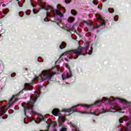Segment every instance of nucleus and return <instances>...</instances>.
<instances>
[{
    "label": "nucleus",
    "instance_id": "nucleus-35",
    "mask_svg": "<svg viewBox=\"0 0 131 131\" xmlns=\"http://www.w3.org/2000/svg\"><path fill=\"white\" fill-rule=\"evenodd\" d=\"M21 2H22V5L25 3V0H21Z\"/></svg>",
    "mask_w": 131,
    "mask_h": 131
},
{
    "label": "nucleus",
    "instance_id": "nucleus-11",
    "mask_svg": "<svg viewBox=\"0 0 131 131\" xmlns=\"http://www.w3.org/2000/svg\"><path fill=\"white\" fill-rule=\"evenodd\" d=\"M74 21H75V18H74L73 17H69L68 18V21L69 23H73V22H74Z\"/></svg>",
    "mask_w": 131,
    "mask_h": 131
},
{
    "label": "nucleus",
    "instance_id": "nucleus-22",
    "mask_svg": "<svg viewBox=\"0 0 131 131\" xmlns=\"http://www.w3.org/2000/svg\"><path fill=\"white\" fill-rule=\"evenodd\" d=\"M108 11L110 13H114V9L112 8L108 9Z\"/></svg>",
    "mask_w": 131,
    "mask_h": 131
},
{
    "label": "nucleus",
    "instance_id": "nucleus-29",
    "mask_svg": "<svg viewBox=\"0 0 131 131\" xmlns=\"http://www.w3.org/2000/svg\"><path fill=\"white\" fill-rule=\"evenodd\" d=\"M83 23H85V24H87V25H89V26H90V25H91V24H90L89 23V22H88V21H86L84 20V21H83Z\"/></svg>",
    "mask_w": 131,
    "mask_h": 131
},
{
    "label": "nucleus",
    "instance_id": "nucleus-7",
    "mask_svg": "<svg viewBox=\"0 0 131 131\" xmlns=\"http://www.w3.org/2000/svg\"><path fill=\"white\" fill-rule=\"evenodd\" d=\"M80 104H78V105L72 106L70 108L64 109L62 110V111L63 112H69V113H70V114H71V113H73V112H77V111H75H75L73 109H74V108H75L76 107H78V106H80Z\"/></svg>",
    "mask_w": 131,
    "mask_h": 131
},
{
    "label": "nucleus",
    "instance_id": "nucleus-36",
    "mask_svg": "<svg viewBox=\"0 0 131 131\" xmlns=\"http://www.w3.org/2000/svg\"><path fill=\"white\" fill-rule=\"evenodd\" d=\"M16 2H18V5H19V6H20V2H19V0H16Z\"/></svg>",
    "mask_w": 131,
    "mask_h": 131
},
{
    "label": "nucleus",
    "instance_id": "nucleus-19",
    "mask_svg": "<svg viewBox=\"0 0 131 131\" xmlns=\"http://www.w3.org/2000/svg\"><path fill=\"white\" fill-rule=\"evenodd\" d=\"M120 103H125V104H126V103H127V101H126V100L121 99H120Z\"/></svg>",
    "mask_w": 131,
    "mask_h": 131
},
{
    "label": "nucleus",
    "instance_id": "nucleus-1",
    "mask_svg": "<svg viewBox=\"0 0 131 131\" xmlns=\"http://www.w3.org/2000/svg\"><path fill=\"white\" fill-rule=\"evenodd\" d=\"M25 88H24L23 90H22L19 93L15 95H13L12 98L9 99L8 105L9 107H11L12 105L14 103H16V102H18V99L16 98V97H19V95L20 94H23V91H32V90H33V88L32 86L30 85V84L26 83L25 84Z\"/></svg>",
    "mask_w": 131,
    "mask_h": 131
},
{
    "label": "nucleus",
    "instance_id": "nucleus-13",
    "mask_svg": "<svg viewBox=\"0 0 131 131\" xmlns=\"http://www.w3.org/2000/svg\"><path fill=\"white\" fill-rule=\"evenodd\" d=\"M9 12H10V10H9V8H6L3 11V14H4V15H7V14L9 13Z\"/></svg>",
    "mask_w": 131,
    "mask_h": 131
},
{
    "label": "nucleus",
    "instance_id": "nucleus-48",
    "mask_svg": "<svg viewBox=\"0 0 131 131\" xmlns=\"http://www.w3.org/2000/svg\"><path fill=\"white\" fill-rule=\"evenodd\" d=\"M31 1H32V0H31Z\"/></svg>",
    "mask_w": 131,
    "mask_h": 131
},
{
    "label": "nucleus",
    "instance_id": "nucleus-20",
    "mask_svg": "<svg viewBox=\"0 0 131 131\" xmlns=\"http://www.w3.org/2000/svg\"><path fill=\"white\" fill-rule=\"evenodd\" d=\"M93 50H94L93 48V47H91V50L89 51V55H91L92 54V53H93Z\"/></svg>",
    "mask_w": 131,
    "mask_h": 131
},
{
    "label": "nucleus",
    "instance_id": "nucleus-34",
    "mask_svg": "<svg viewBox=\"0 0 131 131\" xmlns=\"http://www.w3.org/2000/svg\"><path fill=\"white\" fill-rule=\"evenodd\" d=\"M8 117V115H6L5 117H2L3 119H6Z\"/></svg>",
    "mask_w": 131,
    "mask_h": 131
},
{
    "label": "nucleus",
    "instance_id": "nucleus-2",
    "mask_svg": "<svg viewBox=\"0 0 131 131\" xmlns=\"http://www.w3.org/2000/svg\"><path fill=\"white\" fill-rule=\"evenodd\" d=\"M55 74H56L55 72L49 73L48 71H43L41 73V75H39L38 76H35V78L36 80H37L38 82H41L42 81H45V79H51Z\"/></svg>",
    "mask_w": 131,
    "mask_h": 131
},
{
    "label": "nucleus",
    "instance_id": "nucleus-24",
    "mask_svg": "<svg viewBox=\"0 0 131 131\" xmlns=\"http://www.w3.org/2000/svg\"><path fill=\"white\" fill-rule=\"evenodd\" d=\"M71 77V75L69 74V73H67V78H70Z\"/></svg>",
    "mask_w": 131,
    "mask_h": 131
},
{
    "label": "nucleus",
    "instance_id": "nucleus-3",
    "mask_svg": "<svg viewBox=\"0 0 131 131\" xmlns=\"http://www.w3.org/2000/svg\"><path fill=\"white\" fill-rule=\"evenodd\" d=\"M37 100V95H35V96H31L30 97V101L27 103V106H24V112L25 114H26V111L28 110H31L32 113H35L34 111V103L36 102Z\"/></svg>",
    "mask_w": 131,
    "mask_h": 131
},
{
    "label": "nucleus",
    "instance_id": "nucleus-42",
    "mask_svg": "<svg viewBox=\"0 0 131 131\" xmlns=\"http://www.w3.org/2000/svg\"><path fill=\"white\" fill-rule=\"evenodd\" d=\"M54 131H57V129H54Z\"/></svg>",
    "mask_w": 131,
    "mask_h": 131
},
{
    "label": "nucleus",
    "instance_id": "nucleus-23",
    "mask_svg": "<svg viewBox=\"0 0 131 131\" xmlns=\"http://www.w3.org/2000/svg\"><path fill=\"white\" fill-rule=\"evenodd\" d=\"M60 131H67V128H66V127H62L60 129Z\"/></svg>",
    "mask_w": 131,
    "mask_h": 131
},
{
    "label": "nucleus",
    "instance_id": "nucleus-8",
    "mask_svg": "<svg viewBox=\"0 0 131 131\" xmlns=\"http://www.w3.org/2000/svg\"><path fill=\"white\" fill-rule=\"evenodd\" d=\"M53 12L54 18H56V17H57V16H60V17H61V18H62V17H64V15L63 14V13H62V12H61V11H60L58 10L53 9Z\"/></svg>",
    "mask_w": 131,
    "mask_h": 131
},
{
    "label": "nucleus",
    "instance_id": "nucleus-39",
    "mask_svg": "<svg viewBox=\"0 0 131 131\" xmlns=\"http://www.w3.org/2000/svg\"><path fill=\"white\" fill-rule=\"evenodd\" d=\"M64 60H65V61H68V59H67L66 58H64Z\"/></svg>",
    "mask_w": 131,
    "mask_h": 131
},
{
    "label": "nucleus",
    "instance_id": "nucleus-45",
    "mask_svg": "<svg viewBox=\"0 0 131 131\" xmlns=\"http://www.w3.org/2000/svg\"><path fill=\"white\" fill-rule=\"evenodd\" d=\"M67 84H68V82H67Z\"/></svg>",
    "mask_w": 131,
    "mask_h": 131
},
{
    "label": "nucleus",
    "instance_id": "nucleus-50",
    "mask_svg": "<svg viewBox=\"0 0 131 131\" xmlns=\"http://www.w3.org/2000/svg\"><path fill=\"white\" fill-rule=\"evenodd\" d=\"M116 99H118V98H116Z\"/></svg>",
    "mask_w": 131,
    "mask_h": 131
},
{
    "label": "nucleus",
    "instance_id": "nucleus-17",
    "mask_svg": "<svg viewBox=\"0 0 131 131\" xmlns=\"http://www.w3.org/2000/svg\"><path fill=\"white\" fill-rule=\"evenodd\" d=\"M96 18L97 19V20H102V16H101L100 14H96Z\"/></svg>",
    "mask_w": 131,
    "mask_h": 131
},
{
    "label": "nucleus",
    "instance_id": "nucleus-41",
    "mask_svg": "<svg viewBox=\"0 0 131 131\" xmlns=\"http://www.w3.org/2000/svg\"><path fill=\"white\" fill-rule=\"evenodd\" d=\"M3 7H6V5H3Z\"/></svg>",
    "mask_w": 131,
    "mask_h": 131
},
{
    "label": "nucleus",
    "instance_id": "nucleus-44",
    "mask_svg": "<svg viewBox=\"0 0 131 131\" xmlns=\"http://www.w3.org/2000/svg\"><path fill=\"white\" fill-rule=\"evenodd\" d=\"M65 79L64 78H63V80H64Z\"/></svg>",
    "mask_w": 131,
    "mask_h": 131
},
{
    "label": "nucleus",
    "instance_id": "nucleus-4",
    "mask_svg": "<svg viewBox=\"0 0 131 131\" xmlns=\"http://www.w3.org/2000/svg\"><path fill=\"white\" fill-rule=\"evenodd\" d=\"M52 113L54 116H58V126L60 127L63 125V123L65 122V117L63 116L60 111L57 108L54 109Z\"/></svg>",
    "mask_w": 131,
    "mask_h": 131
},
{
    "label": "nucleus",
    "instance_id": "nucleus-25",
    "mask_svg": "<svg viewBox=\"0 0 131 131\" xmlns=\"http://www.w3.org/2000/svg\"><path fill=\"white\" fill-rule=\"evenodd\" d=\"M66 4H70L71 3V0H65Z\"/></svg>",
    "mask_w": 131,
    "mask_h": 131
},
{
    "label": "nucleus",
    "instance_id": "nucleus-16",
    "mask_svg": "<svg viewBox=\"0 0 131 131\" xmlns=\"http://www.w3.org/2000/svg\"><path fill=\"white\" fill-rule=\"evenodd\" d=\"M96 18L97 19V20H102V16H101L100 14H96Z\"/></svg>",
    "mask_w": 131,
    "mask_h": 131
},
{
    "label": "nucleus",
    "instance_id": "nucleus-28",
    "mask_svg": "<svg viewBox=\"0 0 131 131\" xmlns=\"http://www.w3.org/2000/svg\"><path fill=\"white\" fill-rule=\"evenodd\" d=\"M89 49H90V44H88L87 46L86 47V51H89Z\"/></svg>",
    "mask_w": 131,
    "mask_h": 131
},
{
    "label": "nucleus",
    "instance_id": "nucleus-15",
    "mask_svg": "<svg viewBox=\"0 0 131 131\" xmlns=\"http://www.w3.org/2000/svg\"><path fill=\"white\" fill-rule=\"evenodd\" d=\"M7 112V110H4V111L3 112V110L2 108H0V116H3L5 113Z\"/></svg>",
    "mask_w": 131,
    "mask_h": 131
},
{
    "label": "nucleus",
    "instance_id": "nucleus-43",
    "mask_svg": "<svg viewBox=\"0 0 131 131\" xmlns=\"http://www.w3.org/2000/svg\"><path fill=\"white\" fill-rule=\"evenodd\" d=\"M47 16H49V14H47Z\"/></svg>",
    "mask_w": 131,
    "mask_h": 131
},
{
    "label": "nucleus",
    "instance_id": "nucleus-33",
    "mask_svg": "<svg viewBox=\"0 0 131 131\" xmlns=\"http://www.w3.org/2000/svg\"><path fill=\"white\" fill-rule=\"evenodd\" d=\"M95 112L96 113H99V112H100V110H99L98 109H97L95 111Z\"/></svg>",
    "mask_w": 131,
    "mask_h": 131
},
{
    "label": "nucleus",
    "instance_id": "nucleus-12",
    "mask_svg": "<svg viewBox=\"0 0 131 131\" xmlns=\"http://www.w3.org/2000/svg\"><path fill=\"white\" fill-rule=\"evenodd\" d=\"M66 46H67L66 42H62L61 43V45H60L59 48H60L61 50H63V49H65V48H66Z\"/></svg>",
    "mask_w": 131,
    "mask_h": 131
},
{
    "label": "nucleus",
    "instance_id": "nucleus-37",
    "mask_svg": "<svg viewBox=\"0 0 131 131\" xmlns=\"http://www.w3.org/2000/svg\"><path fill=\"white\" fill-rule=\"evenodd\" d=\"M63 56H66V55H67V53L64 52L63 54Z\"/></svg>",
    "mask_w": 131,
    "mask_h": 131
},
{
    "label": "nucleus",
    "instance_id": "nucleus-5",
    "mask_svg": "<svg viewBox=\"0 0 131 131\" xmlns=\"http://www.w3.org/2000/svg\"><path fill=\"white\" fill-rule=\"evenodd\" d=\"M106 101H109V102H110V99H108V98L103 97L102 100H99L96 101L95 102V103H94L93 105H96V106H102V104H103V103H104V102H106ZM92 105H88V104L84 105V106L86 108H91V106Z\"/></svg>",
    "mask_w": 131,
    "mask_h": 131
},
{
    "label": "nucleus",
    "instance_id": "nucleus-10",
    "mask_svg": "<svg viewBox=\"0 0 131 131\" xmlns=\"http://www.w3.org/2000/svg\"><path fill=\"white\" fill-rule=\"evenodd\" d=\"M79 113H83V114H91V115H95L96 116H98L99 115V114H97L96 113L95 111H94V112H80V111H79Z\"/></svg>",
    "mask_w": 131,
    "mask_h": 131
},
{
    "label": "nucleus",
    "instance_id": "nucleus-21",
    "mask_svg": "<svg viewBox=\"0 0 131 131\" xmlns=\"http://www.w3.org/2000/svg\"><path fill=\"white\" fill-rule=\"evenodd\" d=\"M40 121H46V119L43 116H41V118L40 119Z\"/></svg>",
    "mask_w": 131,
    "mask_h": 131
},
{
    "label": "nucleus",
    "instance_id": "nucleus-30",
    "mask_svg": "<svg viewBox=\"0 0 131 131\" xmlns=\"http://www.w3.org/2000/svg\"><path fill=\"white\" fill-rule=\"evenodd\" d=\"M14 109H15V110H18L19 109V106L18 105H16L14 107Z\"/></svg>",
    "mask_w": 131,
    "mask_h": 131
},
{
    "label": "nucleus",
    "instance_id": "nucleus-6",
    "mask_svg": "<svg viewBox=\"0 0 131 131\" xmlns=\"http://www.w3.org/2000/svg\"><path fill=\"white\" fill-rule=\"evenodd\" d=\"M69 54H71V55L75 54V55H76L77 56L76 58H77L80 55H82V47L79 46L77 49L70 51ZM76 58H75V59H76Z\"/></svg>",
    "mask_w": 131,
    "mask_h": 131
},
{
    "label": "nucleus",
    "instance_id": "nucleus-40",
    "mask_svg": "<svg viewBox=\"0 0 131 131\" xmlns=\"http://www.w3.org/2000/svg\"><path fill=\"white\" fill-rule=\"evenodd\" d=\"M31 5L32 6V7H34V5L32 3H31Z\"/></svg>",
    "mask_w": 131,
    "mask_h": 131
},
{
    "label": "nucleus",
    "instance_id": "nucleus-14",
    "mask_svg": "<svg viewBox=\"0 0 131 131\" xmlns=\"http://www.w3.org/2000/svg\"><path fill=\"white\" fill-rule=\"evenodd\" d=\"M71 13L72 15H73V16H76L77 15V11L74 9L72 10Z\"/></svg>",
    "mask_w": 131,
    "mask_h": 131
},
{
    "label": "nucleus",
    "instance_id": "nucleus-49",
    "mask_svg": "<svg viewBox=\"0 0 131 131\" xmlns=\"http://www.w3.org/2000/svg\"><path fill=\"white\" fill-rule=\"evenodd\" d=\"M0 37H1V35H0Z\"/></svg>",
    "mask_w": 131,
    "mask_h": 131
},
{
    "label": "nucleus",
    "instance_id": "nucleus-18",
    "mask_svg": "<svg viewBox=\"0 0 131 131\" xmlns=\"http://www.w3.org/2000/svg\"><path fill=\"white\" fill-rule=\"evenodd\" d=\"M123 120H124V121H127V120L124 119V118H121L119 119V121L120 123H122V122H123Z\"/></svg>",
    "mask_w": 131,
    "mask_h": 131
},
{
    "label": "nucleus",
    "instance_id": "nucleus-9",
    "mask_svg": "<svg viewBox=\"0 0 131 131\" xmlns=\"http://www.w3.org/2000/svg\"><path fill=\"white\" fill-rule=\"evenodd\" d=\"M69 124L70 126H72V127H73L72 129V131H79L78 128L77 127V126H76V125L73 124L71 122L69 123Z\"/></svg>",
    "mask_w": 131,
    "mask_h": 131
},
{
    "label": "nucleus",
    "instance_id": "nucleus-46",
    "mask_svg": "<svg viewBox=\"0 0 131 131\" xmlns=\"http://www.w3.org/2000/svg\"><path fill=\"white\" fill-rule=\"evenodd\" d=\"M103 24H105V23H103Z\"/></svg>",
    "mask_w": 131,
    "mask_h": 131
},
{
    "label": "nucleus",
    "instance_id": "nucleus-38",
    "mask_svg": "<svg viewBox=\"0 0 131 131\" xmlns=\"http://www.w3.org/2000/svg\"><path fill=\"white\" fill-rule=\"evenodd\" d=\"M12 75H13V76H15L16 75V73H13L12 74Z\"/></svg>",
    "mask_w": 131,
    "mask_h": 131
},
{
    "label": "nucleus",
    "instance_id": "nucleus-47",
    "mask_svg": "<svg viewBox=\"0 0 131 131\" xmlns=\"http://www.w3.org/2000/svg\"><path fill=\"white\" fill-rule=\"evenodd\" d=\"M93 29H95V28H93Z\"/></svg>",
    "mask_w": 131,
    "mask_h": 131
},
{
    "label": "nucleus",
    "instance_id": "nucleus-32",
    "mask_svg": "<svg viewBox=\"0 0 131 131\" xmlns=\"http://www.w3.org/2000/svg\"><path fill=\"white\" fill-rule=\"evenodd\" d=\"M44 21L45 22H48V21H49V20L48 19V17H46L45 19H44Z\"/></svg>",
    "mask_w": 131,
    "mask_h": 131
},
{
    "label": "nucleus",
    "instance_id": "nucleus-27",
    "mask_svg": "<svg viewBox=\"0 0 131 131\" xmlns=\"http://www.w3.org/2000/svg\"><path fill=\"white\" fill-rule=\"evenodd\" d=\"M65 65H66V68H68V69H69L70 72H71V71H70V68L69 67V66L67 63H66Z\"/></svg>",
    "mask_w": 131,
    "mask_h": 131
},
{
    "label": "nucleus",
    "instance_id": "nucleus-26",
    "mask_svg": "<svg viewBox=\"0 0 131 131\" xmlns=\"http://www.w3.org/2000/svg\"><path fill=\"white\" fill-rule=\"evenodd\" d=\"M33 13L34 14H37V13H38V11H36V10H35V9H33Z\"/></svg>",
    "mask_w": 131,
    "mask_h": 131
},
{
    "label": "nucleus",
    "instance_id": "nucleus-31",
    "mask_svg": "<svg viewBox=\"0 0 131 131\" xmlns=\"http://www.w3.org/2000/svg\"><path fill=\"white\" fill-rule=\"evenodd\" d=\"M126 124L127 127H128V126H129V125H130V122L127 123Z\"/></svg>",
    "mask_w": 131,
    "mask_h": 131
}]
</instances>
